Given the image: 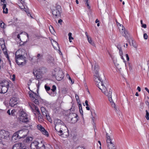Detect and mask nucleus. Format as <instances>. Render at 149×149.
I'll return each instance as SVG.
<instances>
[{
  "instance_id": "obj_62",
  "label": "nucleus",
  "mask_w": 149,
  "mask_h": 149,
  "mask_svg": "<svg viewBox=\"0 0 149 149\" xmlns=\"http://www.w3.org/2000/svg\"><path fill=\"white\" fill-rule=\"evenodd\" d=\"M85 103L86 105V106H88V101L87 100H86L85 101Z\"/></svg>"
},
{
  "instance_id": "obj_56",
  "label": "nucleus",
  "mask_w": 149,
  "mask_h": 149,
  "mask_svg": "<svg viewBox=\"0 0 149 149\" xmlns=\"http://www.w3.org/2000/svg\"><path fill=\"white\" fill-rule=\"evenodd\" d=\"M68 79H69V80H70L71 81V82L72 83V84H73V83H74V81H73L71 79V77H70V76H69V75H68Z\"/></svg>"
},
{
  "instance_id": "obj_8",
  "label": "nucleus",
  "mask_w": 149,
  "mask_h": 149,
  "mask_svg": "<svg viewBox=\"0 0 149 149\" xmlns=\"http://www.w3.org/2000/svg\"><path fill=\"white\" fill-rule=\"evenodd\" d=\"M56 73V78L58 81L61 80L64 77V75L62 71L60 70H57L55 71Z\"/></svg>"
},
{
  "instance_id": "obj_23",
  "label": "nucleus",
  "mask_w": 149,
  "mask_h": 149,
  "mask_svg": "<svg viewBox=\"0 0 149 149\" xmlns=\"http://www.w3.org/2000/svg\"><path fill=\"white\" fill-rule=\"evenodd\" d=\"M119 27H122V31H121V33H124V34L123 35L125 37H126V36H127L126 32H127V31H125V28L123 26V25L120 24L119 26Z\"/></svg>"
},
{
  "instance_id": "obj_61",
  "label": "nucleus",
  "mask_w": 149,
  "mask_h": 149,
  "mask_svg": "<svg viewBox=\"0 0 149 149\" xmlns=\"http://www.w3.org/2000/svg\"><path fill=\"white\" fill-rule=\"evenodd\" d=\"M63 21L61 19H60L58 20V23L60 24H62V22Z\"/></svg>"
},
{
  "instance_id": "obj_17",
  "label": "nucleus",
  "mask_w": 149,
  "mask_h": 149,
  "mask_svg": "<svg viewBox=\"0 0 149 149\" xmlns=\"http://www.w3.org/2000/svg\"><path fill=\"white\" fill-rule=\"evenodd\" d=\"M9 82L6 80H3L0 83V86L9 87Z\"/></svg>"
},
{
  "instance_id": "obj_9",
  "label": "nucleus",
  "mask_w": 149,
  "mask_h": 149,
  "mask_svg": "<svg viewBox=\"0 0 149 149\" xmlns=\"http://www.w3.org/2000/svg\"><path fill=\"white\" fill-rule=\"evenodd\" d=\"M54 123L55 124V128L61 127V125L65 126L66 127L64 123L60 119L57 118H55L54 120Z\"/></svg>"
},
{
  "instance_id": "obj_34",
  "label": "nucleus",
  "mask_w": 149,
  "mask_h": 149,
  "mask_svg": "<svg viewBox=\"0 0 149 149\" xmlns=\"http://www.w3.org/2000/svg\"><path fill=\"white\" fill-rule=\"evenodd\" d=\"M84 1L86 5L89 9H90L91 7L90 6L88 3V0H84Z\"/></svg>"
},
{
  "instance_id": "obj_59",
  "label": "nucleus",
  "mask_w": 149,
  "mask_h": 149,
  "mask_svg": "<svg viewBox=\"0 0 149 149\" xmlns=\"http://www.w3.org/2000/svg\"><path fill=\"white\" fill-rule=\"evenodd\" d=\"M126 56L127 61H129V57L128 54H126Z\"/></svg>"
},
{
  "instance_id": "obj_44",
  "label": "nucleus",
  "mask_w": 149,
  "mask_h": 149,
  "mask_svg": "<svg viewBox=\"0 0 149 149\" xmlns=\"http://www.w3.org/2000/svg\"><path fill=\"white\" fill-rule=\"evenodd\" d=\"M45 117L47 118V119L49 121H50L51 120V119L50 118V117L49 116L48 114Z\"/></svg>"
},
{
  "instance_id": "obj_2",
  "label": "nucleus",
  "mask_w": 149,
  "mask_h": 149,
  "mask_svg": "<svg viewBox=\"0 0 149 149\" xmlns=\"http://www.w3.org/2000/svg\"><path fill=\"white\" fill-rule=\"evenodd\" d=\"M61 6L59 5H56L54 8V9H52V10L54 18H61Z\"/></svg>"
},
{
  "instance_id": "obj_32",
  "label": "nucleus",
  "mask_w": 149,
  "mask_h": 149,
  "mask_svg": "<svg viewBox=\"0 0 149 149\" xmlns=\"http://www.w3.org/2000/svg\"><path fill=\"white\" fill-rule=\"evenodd\" d=\"M37 114L38 115V119L40 122H42L43 120L42 116L40 113V112L39 114L37 113Z\"/></svg>"
},
{
  "instance_id": "obj_48",
  "label": "nucleus",
  "mask_w": 149,
  "mask_h": 149,
  "mask_svg": "<svg viewBox=\"0 0 149 149\" xmlns=\"http://www.w3.org/2000/svg\"><path fill=\"white\" fill-rule=\"evenodd\" d=\"M116 46L117 48L119 49V50L122 49L121 45L120 44H117Z\"/></svg>"
},
{
  "instance_id": "obj_5",
  "label": "nucleus",
  "mask_w": 149,
  "mask_h": 149,
  "mask_svg": "<svg viewBox=\"0 0 149 149\" xmlns=\"http://www.w3.org/2000/svg\"><path fill=\"white\" fill-rule=\"evenodd\" d=\"M104 88H103V89L102 88H100V90H101L102 92L104 93L108 97L109 101L110 102H113V100L111 98V90L110 89L109 92H108L107 89L105 86H104Z\"/></svg>"
},
{
  "instance_id": "obj_49",
  "label": "nucleus",
  "mask_w": 149,
  "mask_h": 149,
  "mask_svg": "<svg viewBox=\"0 0 149 149\" xmlns=\"http://www.w3.org/2000/svg\"><path fill=\"white\" fill-rule=\"evenodd\" d=\"M0 44L1 43H4V40L3 38H1L0 39Z\"/></svg>"
},
{
  "instance_id": "obj_28",
  "label": "nucleus",
  "mask_w": 149,
  "mask_h": 149,
  "mask_svg": "<svg viewBox=\"0 0 149 149\" xmlns=\"http://www.w3.org/2000/svg\"><path fill=\"white\" fill-rule=\"evenodd\" d=\"M87 40L89 42L91 45L93 46H95V45L94 42L92 40L91 38L90 37L87 38Z\"/></svg>"
},
{
  "instance_id": "obj_51",
  "label": "nucleus",
  "mask_w": 149,
  "mask_h": 149,
  "mask_svg": "<svg viewBox=\"0 0 149 149\" xmlns=\"http://www.w3.org/2000/svg\"><path fill=\"white\" fill-rule=\"evenodd\" d=\"M132 46L134 47L135 48H137V46L136 45H135L134 43L133 42V40H132Z\"/></svg>"
},
{
  "instance_id": "obj_31",
  "label": "nucleus",
  "mask_w": 149,
  "mask_h": 149,
  "mask_svg": "<svg viewBox=\"0 0 149 149\" xmlns=\"http://www.w3.org/2000/svg\"><path fill=\"white\" fill-rule=\"evenodd\" d=\"M33 138L31 137H28L26 138L25 139L24 141V142L26 143H28L30 141L32 140Z\"/></svg>"
},
{
  "instance_id": "obj_29",
  "label": "nucleus",
  "mask_w": 149,
  "mask_h": 149,
  "mask_svg": "<svg viewBox=\"0 0 149 149\" xmlns=\"http://www.w3.org/2000/svg\"><path fill=\"white\" fill-rule=\"evenodd\" d=\"M33 73L34 76H36V77L35 78L36 79L38 80L41 78V75L39 74L36 73V74H35L34 72H33Z\"/></svg>"
},
{
  "instance_id": "obj_3",
  "label": "nucleus",
  "mask_w": 149,
  "mask_h": 149,
  "mask_svg": "<svg viewBox=\"0 0 149 149\" xmlns=\"http://www.w3.org/2000/svg\"><path fill=\"white\" fill-rule=\"evenodd\" d=\"M94 80L96 82L95 84L96 85L97 87L100 89V88H104L105 86L103 83V81L100 78V77L99 76L98 73L95 74L94 76Z\"/></svg>"
},
{
  "instance_id": "obj_45",
  "label": "nucleus",
  "mask_w": 149,
  "mask_h": 149,
  "mask_svg": "<svg viewBox=\"0 0 149 149\" xmlns=\"http://www.w3.org/2000/svg\"><path fill=\"white\" fill-rule=\"evenodd\" d=\"M42 115L43 117H45L48 114V112L46 111V112H43L42 113Z\"/></svg>"
},
{
  "instance_id": "obj_21",
  "label": "nucleus",
  "mask_w": 149,
  "mask_h": 149,
  "mask_svg": "<svg viewBox=\"0 0 149 149\" xmlns=\"http://www.w3.org/2000/svg\"><path fill=\"white\" fill-rule=\"evenodd\" d=\"M16 62L19 65H25L26 61L25 59L24 60L16 61Z\"/></svg>"
},
{
  "instance_id": "obj_11",
  "label": "nucleus",
  "mask_w": 149,
  "mask_h": 149,
  "mask_svg": "<svg viewBox=\"0 0 149 149\" xmlns=\"http://www.w3.org/2000/svg\"><path fill=\"white\" fill-rule=\"evenodd\" d=\"M37 128L40 130L41 132H42V134L47 136H49V134L47 132L45 129L43 127L40 125H38L37 126Z\"/></svg>"
},
{
  "instance_id": "obj_24",
  "label": "nucleus",
  "mask_w": 149,
  "mask_h": 149,
  "mask_svg": "<svg viewBox=\"0 0 149 149\" xmlns=\"http://www.w3.org/2000/svg\"><path fill=\"white\" fill-rule=\"evenodd\" d=\"M61 127H59L55 128V129L58 132V134L60 136L62 135L63 134V131L61 130Z\"/></svg>"
},
{
  "instance_id": "obj_1",
  "label": "nucleus",
  "mask_w": 149,
  "mask_h": 149,
  "mask_svg": "<svg viewBox=\"0 0 149 149\" xmlns=\"http://www.w3.org/2000/svg\"><path fill=\"white\" fill-rule=\"evenodd\" d=\"M18 120L20 122L27 123L29 122V119L27 113L23 111L20 112Z\"/></svg>"
},
{
  "instance_id": "obj_36",
  "label": "nucleus",
  "mask_w": 149,
  "mask_h": 149,
  "mask_svg": "<svg viewBox=\"0 0 149 149\" xmlns=\"http://www.w3.org/2000/svg\"><path fill=\"white\" fill-rule=\"evenodd\" d=\"M79 107L80 113L82 115L83 111L82 108V105L80 103L79 104Z\"/></svg>"
},
{
  "instance_id": "obj_39",
  "label": "nucleus",
  "mask_w": 149,
  "mask_h": 149,
  "mask_svg": "<svg viewBox=\"0 0 149 149\" xmlns=\"http://www.w3.org/2000/svg\"><path fill=\"white\" fill-rule=\"evenodd\" d=\"M21 149H27V148L23 144L21 143Z\"/></svg>"
},
{
  "instance_id": "obj_30",
  "label": "nucleus",
  "mask_w": 149,
  "mask_h": 149,
  "mask_svg": "<svg viewBox=\"0 0 149 149\" xmlns=\"http://www.w3.org/2000/svg\"><path fill=\"white\" fill-rule=\"evenodd\" d=\"M33 73L34 76H36V77L35 78L36 79L38 80L41 78V75L39 74L36 73V74H35L34 72H33Z\"/></svg>"
},
{
  "instance_id": "obj_35",
  "label": "nucleus",
  "mask_w": 149,
  "mask_h": 149,
  "mask_svg": "<svg viewBox=\"0 0 149 149\" xmlns=\"http://www.w3.org/2000/svg\"><path fill=\"white\" fill-rule=\"evenodd\" d=\"M45 88L46 91L47 92L49 93V91H50V88L49 86L47 85H45Z\"/></svg>"
},
{
  "instance_id": "obj_38",
  "label": "nucleus",
  "mask_w": 149,
  "mask_h": 149,
  "mask_svg": "<svg viewBox=\"0 0 149 149\" xmlns=\"http://www.w3.org/2000/svg\"><path fill=\"white\" fill-rule=\"evenodd\" d=\"M146 115L145 116V117L146 118V119L147 120H149V113L147 110L146 111Z\"/></svg>"
},
{
  "instance_id": "obj_55",
  "label": "nucleus",
  "mask_w": 149,
  "mask_h": 149,
  "mask_svg": "<svg viewBox=\"0 0 149 149\" xmlns=\"http://www.w3.org/2000/svg\"><path fill=\"white\" fill-rule=\"evenodd\" d=\"M91 113L92 115L93 116V114L95 115V110H91Z\"/></svg>"
},
{
  "instance_id": "obj_50",
  "label": "nucleus",
  "mask_w": 149,
  "mask_h": 149,
  "mask_svg": "<svg viewBox=\"0 0 149 149\" xmlns=\"http://www.w3.org/2000/svg\"><path fill=\"white\" fill-rule=\"evenodd\" d=\"M5 2H6L5 1H4V3L3 2H2L3 3H4V4L3 5V6L2 7V8L3 9V10H4L5 9V8L6 7V4H5Z\"/></svg>"
},
{
  "instance_id": "obj_37",
  "label": "nucleus",
  "mask_w": 149,
  "mask_h": 149,
  "mask_svg": "<svg viewBox=\"0 0 149 149\" xmlns=\"http://www.w3.org/2000/svg\"><path fill=\"white\" fill-rule=\"evenodd\" d=\"M5 24L2 21H1L0 22V26L3 29H5Z\"/></svg>"
},
{
  "instance_id": "obj_41",
  "label": "nucleus",
  "mask_w": 149,
  "mask_h": 149,
  "mask_svg": "<svg viewBox=\"0 0 149 149\" xmlns=\"http://www.w3.org/2000/svg\"><path fill=\"white\" fill-rule=\"evenodd\" d=\"M56 90V86L54 85H53L52 86V89H51V91H52L53 92H54L55 90Z\"/></svg>"
},
{
  "instance_id": "obj_46",
  "label": "nucleus",
  "mask_w": 149,
  "mask_h": 149,
  "mask_svg": "<svg viewBox=\"0 0 149 149\" xmlns=\"http://www.w3.org/2000/svg\"><path fill=\"white\" fill-rule=\"evenodd\" d=\"M15 110L13 109L12 110L10 113V115H11L12 116H14L15 115Z\"/></svg>"
},
{
  "instance_id": "obj_27",
  "label": "nucleus",
  "mask_w": 149,
  "mask_h": 149,
  "mask_svg": "<svg viewBox=\"0 0 149 149\" xmlns=\"http://www.w3.org/2000/svg\"><path fill=\"white\" fill-rule=\"evenodd\" d=\"M21 9L22 10H24L27 13H28V15H30V14L29 12V11L27 9H26L24 7V6L22 5V6H19Z\"/></svg>"
},
{
  "instance_id": "obj_42",
  "label": "nucleus",
  "mask_w": 149,
  "mask_h": 149,
  "mask_svg": "<svg viewBox=\"0 0 149 149\" xmlns=\"http://www.w3.org/2000/svg\"><path fill=\"white\" fill-rule=\"evenodd\" d=\"M41 111L42 112V113L45 112H46L47 111L43 107H41Z\"/></svg>"
},
{
  "instance_id": "obj_16",
  "label": "nucleus",
  "mask_w": 149,
  "mask_h": 149,
  "mask_svg": "<svg viewBox=\"0 0 149 149\" xmlns=\"http://www.w3.org/2000/svg\"><path fill=\"white\" fill-rule=\"evenodd\" d=\"M8 87L0 86V93H4L6 92L8 89Z\"/></svg>"
},
{
  "instance_id": "obj_14",
  "label": "nucleus",
  "mask_w": 149,
  "mask_h": 149,
  "mask_svg": "<svg viewBox=\"0 0 149 149\" xmlns=\"http://www.w3.org/2000/svg\"><path fill=\"white\" fill-rule=\"evenodd\" d=\"M17 99L15 97L11 98L10 101V105L11 107H14L17 103Z\"/></svg>"
},
{
  "instance_id": "obj_7",
  "label": "nucleus",
  "mask_w": 149,
  "mask_h": 149,
  "mask_svg": "<svg viewBox=\"0 0 149 149\" xmlns=\"http://www.w3.org/2000/svg\"><path fill=\"white\" fill-rule=\"evenodd\" d=\"M68 116V119L70 120L72 123H76L78 120V116L75 113H70Z\"/></svg>"
},
{
  "instance_id": "obj_15",
  "label": "nucleus",
  "mask_w": 149,
  "mask_h": 149,
  "mask_svg": "<svg viewBox=\"0 0 149 149\" xmlns=\"http://www.w3.org/2000/svg\"><path fill=\"white\" fill-rule=\"evenodd\" d=\"M25 54V51L23 49H19L16 52L15 55H19L20 56H24V55Z\"/></svg>"
},
{
  "instance_id": "obj_54",
  "label": "nucleus",
  "mask_w": 149,
  "mask_h": 149,
  "mask_svg": "<svg viewBox=\"0 0 149 149\" xmlns=\"http://www.w3.org/2000/svg\"><path fill=\"white\" fill-rule=\"evenodd\" d=\"M107 146H108V149H115V148H114V147H112V148H111L109 144H108L107 145Z\"/></svg>"
},
{
  "instance_id": "obj_12",
  "label": "nucleus",
  "mask_w": 149,
  "mask_h": 149,
  "mask_svg": "<svg viewBox=\"0 0 149 149\" xmlns=\"http://www.w3.org/2000/svg\"><path fill=\"white\" fill-rule=\"evenodd\" d=\"M106 138L107 139L106 142L108 144H110L111 145V146L113 147H114V145L112 142L111 139L110 137V136L108 133H106Z\"/></svg>"
},
{
  "instance_id": "obj_52",
  "label": "nucleus",
  "mask_w": 149,
  "mask_h": 149,
  "mask_svg": "<svg viewBox=\"0 0 149 149\" xmlns=\"http://www.w3.org/2000/svg\"><path fill=\"white\" fill-rule=\"evenodd\" d=\"M1 44H2L1 45V47L2 49H3V48H4L6 47L4 43H2Z\"/></svg>"
},
{
  "instance_id": "obj_60",
  "label": "nucleus",
  "mask_w": 149,
  "mask_h": 149,
  "mask_svg": "<svg viewBox=\"0 0 149 149\" xmlns=\"http://www.w3.org/2000/svg\"><path fill=\"white\" fill-rule=\"evenodd\" d=\"M13 77L12 78V80L13 81H14L15 80V74H13L12 76Z\"/></svg>"
},
{
  "instance_id": "obj_20",
  "label": "nucleus",
  "mask_w": 149,
  "mask_h": 149,
  "mask_svg": "<svg viewBox=\"0 0 149 149\" xmlns=\"http://www.w3.org/2000/svg\"><path fill=\"white\" fill-rule=\"evenodd\" d=\"M21 143H15L12 147V149H21Z\"/></svg>"
},
{
  "instance_id": "obj_33",
  "label": "nucleus",
  "mask_w": 149,
  "mask_h": 149,
  "mask_svg": "<svg viewBox=\"0 0 149 149\" xmlns=\"http://www.w3.org/2000/svg\"><path fill=\"white\" fill-rule=\"evenodd\" d=\"M43 55L39 53L38 54L37 56V58L38 60L41 59L42 58Z\"/></svg>"
},
{
  "instance_id": "obj_26",
  "label": "nucleus",
  "mask_w": 149,
  "mask_h": 149,
  "mask_svg": "<svg viewBox=\"0 0 149 149\" xmlns=\"http://www.w3.org/2000/svg\"><path fill=\"white\" fill-rule=\"evenodd\" d=\"M3 52L5 54V56L6 57L7 59L9 58V56L7 52V49L6 48H3V49H2Z\"/></svg>"
},
{
  "instance_id": "obj_43",
  "label": "nucleus",
  "mask_w": 149,
  "mask_h": 149,
  "mask_svg": "<svg viewBox=\"0 0 149 149\" xmlns=\"http://www.w3.org/2000/svg\"><path fill=\"white\" fill-rule=\"evenodd\" d=\"M72 34L70 32L68 34V35L69 36V40H70V39H73V38L72 37Z\"/></svg>"
},
{
  "instance_id": "obj_25",
  "label": "nucleus",
  "mask_w": 149,
  "mask_h": 149,
  "mask_svg": "<svg viewBox=\"0 0 149 149\" xmlns=\"http://www.w3.org/2000/svg\"><path fill=\"white\" fill-rule=\"evenodd\" d=\"M19 134L20 133H22L23 134V135L20 136L21 138H24L27 136V134H25V131L23 130H21L19 131Z\"/></svg>"
},
{
  "instance_id": "obj_63",
  "label": "nucleus",
  "mask_w": 149,
  "mask_h": 149,
  "mask_svg": "<svg viewBox=\"0 0 149 149\" xmlns=\"http://www.w3.org/2000/svg\"><path fill=\"white\" fill-rule=\"evenodd\" d=\"M85 35L87 38H89L90 37H89L88 36V33H87V32H85Z\"/></svg>"
},
{
  "instance_id": "obj_57",
  "label": "nucleus",
  "mask_w": 149,
  "mask_h": 149,
  "mask_svg": "<svg viewBox=\"0 0 149 149\" xmlns=\"http://www.w3.org/2000/svg\"><path fill=\"white\" fill-rule=\"evenodd\" d=\"M3 13H8V9L7 8H6V11H5L4 10H3Z\"/></svg>"
},
{
  "instance_id": "obj_58",
  "label": "nucleus",
  "mask_w": 149,
  "mask_h": 149,
  "mask_svg": "<svg viewBox=\"0 0 149 149\" xmlns=\"http://www.w3.org/2000/svg\"><path fill=\"white\" fill-rule=\"evenodd\" d=\"M141 27L144 28H146L147 27L146 25L145 24H143L141 25Z\"/></svg>"
},
{
  "instance_id": "obj_6",
  "label": "nucleus",
  "mask_w": 149,
  "mask_h": 149,
  "mask_svg": "<svg viewBox=\"0 0 149 149\" xmlns=\"http://www.w3.org/2000/svg\"><path fill=\"white\" fill-rule=\"evenodd\" d=\"M10 132L7 131L2 130L0 131V138L7 139L9 138Z\"/></svg>"
},
{
  "instance_id": "obj_4",
  "label": "nucleus",
  "mask_w": 149,
  "mask_h": 149,
  "mask_svg": "<svg viewBox=\"0 0 149 149\" xmlns=\"http://www.w3.org/2000/svg\"><path fill=\"white\" fill-rule=\"evenodd\" d=\"M29 94L31 99L34 101V103L38 105L39 104V100L41 98L40 96L37 94L36 93L32 92H29Z\"/></svg>"
},
{
  "instance_id": "obj_53",
  "label": "nucleus",
  "mask_w": 149,
  "mask_h": 149,
  "mask_svg": "<svg viewBox=\"0 0 149 149\" xmlns=\"http://www.w3.org/2000/svg\"><path fill=\"white\" fill-rule=\"evenodd\" d=\"M119 53L120 56H121L123 55V53L122 51V49L119 50Z\"/></svg>"
},
{
  "instance_id": "obj_18",
  "label": "nucleus",
  "mask_w": 149,
  "mask_h": 149,
  "mask_svg": "<svg viewBox=\"0 0 149 149\" xmlns=\"http://www.w3.org/2000/svg\"><path fill=\"white\" fill-rule=\"evenodd\" d=\"M15 61H22L26 59V57L25 56H20L19 55H15Z\"/></svg>"
},
{
  "instance_id": "obj_10",
  "label": "nucleus",
  "mask_w": 149,
  "mask_h": 149,
  "mask_svg": "<svg viewBox=\"0 0 149 149\" xmlns=\"http://www.w3.org/2000/svg\"><path fill=\"white\" fill-rule=\"evenodd\" d=\"M39 145V142L35 141L31 143L30 147L31 149H38L41 147Z\"/></svg>"
},
{
  "instance_id": "obj_64",
  "label": "nucleus",
  "mask_w": 149,
  "mask_h": 149,
  "mask_svg": "<svg viewBox=\"0 0 149 149\" xmlns=\"http://www.w3.org/2000/svg\"><path fill=\"white\" fill-rule=\"evenodd\" d=\"M145 89L149 94V90L148 89L147 87H145Z\"/></svg>"
},
{
  "instance_id": "obj_47",
  "label": "nucleus",
  "mask_w": 149,
  "mask_h": 149,
  "mask_svg": "<svg viewBox=\"0 0 149 149\" xmlns=\"http://www.w3.org/2000/svg\"><path fill=\"white\" fill-rule=\"evenodd\" d=\"M143 38L145 40H146L148 38V36L147 34L146 33H144L143 34Z\"/></svg>"
},
{
  "instance_id": "obj_19",
  "label": "nucleus",
  "mask_w": 149,
  "mask_h": 149,
  "mask_svg": "<svg viewBox=\"0 0 149 149\" xmlns=\"http://www.w3.org/2000/svg\"><path fill=\"white\" fill-rule=\"evenodd\" d=\"M52 44L55 49L58 50H60V47L59 45L56 41L53 40V43H52Z\"/></svg>"
},
{
  "instance_id": "obj_13",
  "label": "nucleus",
  "mask_w": 149,
  "mask_h": 149,
  "mask_svg": "<svg viewBox=\"0 0 149 149\" xmlns=\"http://www.w3.org/2000/svg\"><path fill=\"white\" fill-rule=\"evenodd\" d=\"M32 106H31V108L32 110V111L36 115V113L35 112H36V113L39 114L40 111L38 108L34 104H32Z\"/></svg>"
},
{
  "instance_id": "obj_22",
  "label": "nucleus",
  "mask_w": 149,
  "mask_h": 149,
  "mask_svg": "<svg viewBox=\"0 0 149 149\" xmlns=\"http://www.w3.org/2000/svg\"><path fill=\"white\" fill-rule=\"evenodd\" d=\"M94 71L95 73V74L98 73V72L99 71V68L98 67V65L97 63L96 62H95L94 67Z\"/></svg>"
},
{
  "instance_id": "obj_40",
  "label": "nucleus",
  "mask_w": 149,
  "mask_h": 149,
  "mask_svg": "<svg viewBox=\"0 0 149 149\" xmlns=\"http://www.w3.org/2000/svg\"><path fill=\"white\" fill-rule=\"evenodd\" d=\"M75 95L76 99L77 101V102L78 103L79 102H80V100L79 98V97L77 94H75Z\"/></svg>"
}]
</instances>
